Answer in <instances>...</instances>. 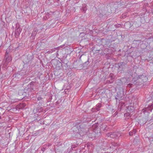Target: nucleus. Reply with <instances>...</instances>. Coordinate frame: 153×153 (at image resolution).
I'll list each match as a JSON object with an SVG mask.
<instances>
[{"mask_svg": "<svg viewBox=\"0 0 153 153\" xmlns=\"http://www.w3.org/2000/svg\"><path fill=\"white\" fill-rule=\"evenodd\" d=\"M40 78L38 77H35L33 80L30 82L24 89V93H27V95L29 94L30 92H32L36 90L39 84V81Z\"/></svg>", "mask_w": 153, "mask_h": 153, "instance_id": "nucleus-1", "label": "nucleus"}, {"mask_svg": "<svg viewBox=\"0 0 153 153\" xmlns=\"http://www.w3.org/2000/svg\"><path fill=\"white\" fill-rule=\"evenodd\" d=\"M116 65L117 66L118 73H124L127 69L131 67L126 61L117 63Z\"/></svg>", "mask_w": 153, "mask_h": 153, "instance_id": "nucleus-2", "label": "nucleus"}, {"mask_svg": "<svg viewBox=\"0 0 153 153\" xmlns=\"http://www.w3.org/2000/svg\"><path fill=\"white\" fill-rule=\"evenodd\" d=\"M152 103L148 105V106L147 107L143 108L141 110V112L145 115L146 117L147 121L149 120L148 116L149 114L152 111L153 109V102L152 101Z\"/></svg>", "mask_w": 153, "mask_h": 153, "instance_id": "nucleus-3", "label": "nucleus"}, {"mask_svg": "<svg viewBox=\"0 0 153 153\" xmlns=\"http://www.w3.org/2000/svg\"><path fill=\"white\" fill-rule=\"evenodd\" d=\"M140 52L139 51L138 48L136 47L134 48L132 52L129 53H128V55L132 58H134L139 56L140 55Z\"/></svg>", "mask_w": 153, "mask_h": 153, "instance_id": "nucleus-4", "label": "nucleus"}, {"mask_svg": "<svg viewBox=\"0 0 153 153\" xmlns=\"http://www.w3.org/2000/svg\"><path fill=\"white\" fill-rule=\"evenodd\" d=\"M37 98L36 101L38 103L39 105L42 106L44 103L46 102V99L45 97V96L43 95H40L36 96Z\"/></svg>", "mask_w": 153, "mask_h": 153, "instance_id": "nucleus-5", "label": "nucleus"}, {"mask_svg": "<svg viewBox=\"0 0 153 153\" xmlns=\"http://www.w3.org/2000/svg\"><path fill=\"white\" fill-rule=\"evenodd\" d=\"M51 63L53 66L57 69H59L62 67V62L57 59H52L51 60Z\"/></svg>", "mask_w": 153, "mask_h": 153, "instance_id": "nucleus-6", "label": "nucleus"}, {"mask_svg": "<svg viewBox=\"0 0 153 153\" xmlns=\"http://www.w3.org/2000/svg\"><path fill=\"white\" fill-rule=\"evenodd\" d=\"M89 59L88 57L84 55V53H82L79 57V59L84 62L83 65L85 66H87L89 64Z\"/></svg>", "mask_w": 153, "mask_h": 153, "instance_id": "nucleus-7", "label": "nucleus"}, {"mask_svg": "<svg viewBox=\"0 0 153 153\" xmlns=\"http://www.w3.org/2000/svg\"><path fill=\"white\" fill-rule=\"evenodd\" d=\"M124 92L123 89H120L117 92V95L115 97V99L119 100H123L124 98Z\"/></svg>", "mask_w": 153, "mask_h": 153, "instance_id": "nucleus-8", "label": "nucleus"}, {"mask_svg": "<svg viewBox=\"0 0 153 153\" xmlns=\"http://www.w3.org/2000/svg\"><path fill=\"white\" fill-rule=\"evenodd\" d=\"M142 80L138 77L136 78L134 77L133 78L131 82L133 84L137 86L142 85L143 86V84L144 83Z\"/></svg>", "mask_w": 153, "mask_h": 153, "instance_id": "nucleus-9", "label": "nucleus"}, {"mask_svg": "<svg viewBox=\"0 0 153 153\" xmlns=\"http://www.w3.org/2000/svg\"><path fill=\"white\" fill-rule=\"evenodd\" d=\"M98 126H99V123H95L92 126L90 129L95 134L100 133V129L98 127Z\"/></svg>", "mask_w": 153, "mask_h": 153, "instance_id": "nucleus-10", "label": "nucleus"}, {"mask_svg": "<svg viewBox=\"0 0 153 153\" xmlns=\"http://www.w3.org/2000/svg\"><path fill=\"white\" fill-rule=\"evenodd\" d=\"M25 73H23L22 71H19L14 74L13 76L15 77L16 79H21L23 78Z\"/></svg>", "mask_w": 153, "mask_h": 153, "instance_id": "nucleus-11", "label": "nucleus"}, {"mask_svg": "<svg viewBox=\"0 0 153 153\" xmlns=\"http://www.w3.org/2000/svg\"><path fill=\"white\" fill-rule=\"evenodd\" d=\"M79 126V134L87 133V131L88 130H86V126L83 123H81Z\"/></svg>", "mask_w": 153, "mask_h": 153, "instance_id": "nucleus-12", "label": "nucleus"}, {"mask_svg": "<svg viewBox=\"0 0 153 153\" xmlns=\"http://www.w3.org/2000/svg\"><path fill=\"white\" fill-rule=\"evenodd\" d=\"M100 47V46L97 45H94V47H92V51H93V52L95 53H98L99 51H100L101 49V47Z\"/></svg>", "mask_w": 153, "mask_h": 153, "instance_id": "nucleus-13", "label": "nucleus"}, {"mask_svg": "<svg viewBox=\"0 0 153 153\" xmlns=\"http://www.w3.org/2000/svg\"><path fill=\"white\" fill-rule=\"evenodd\" d=\"M26 106L25 103L22 102L19 103V104L17 105L16 107L17 110H19L20 109H22L24 108Z\"/></svg>", "mask_w": 153, "mask_h": 153, "instance_id": "nucleus-14", "label": "nucleus"}, {"mask_svg": "<svg viewBox=\"0 0 153 153\" xmlns=\"http://www.w3.org/2000/svg\"><path fill=\"white\" fill-rule=\"evenodd\" d=\"M111 7L113 10H115V11H116V10H118V7L117 3L116 2H113L111 4Z\"/></svg>", "mask_w": 153, "mask_h": 153, "instance_id": "nucleus-15", "label": "nucleus"}, {"mask_svg": "<svg viewBox=\"0 0 153 153\" xmlns=\"http://www.w3.org/2000/svg\"><path fill=\"white\" fill-rule=\"evenodd\" d=\"M138 77L144 83L146 82L148 80V78L145 74H143L138 76Z\"/></svg>", "mask_w": 153, "mask_h": 153, "instance_id": "nucleus-16", "label": "nucleus"}, {"mask_svg": "<svg viewBox=\"0 0 153 153\" xmlns=\"http://www.w3.org/2000/svg\"><path fill=\"white\" fill-rule=\"evenodd\" d=\"M78 125L74 126L72 128V130L74 134H79V128Z\"/></svg>", "mask_w": 153, "mask_h": 153, "instance_id": "nucleus-17", "label": "nucleus"}, {"mask_svg": "<svg viewBox=\"0 0 153 153\" xmlns=\"http://www.w3.org/2000/svg\"><path fill=\"white\" fill-rule=\"evenodd\" d=\"M102 104L101 103H98L96 105V107L93 108L92 109V111L93 112L98 111L100 110V108Z\"/></svg>", "mask_w": 153, "mask_h": 153, "instance_id": "nucleus-18", "label": "nucleus"}, {"mask_svg": "<svg viewBox=\"0 0 153 153\" xmlns=\"http://www.w3.org/2000/svg\"><path fill=\"white\" fill-rule=\"evenodd\" d=\"M5 58L6 59L5 63L6 64H7L12 60L11 56L8 55V53H7V54H5Z\"/></svg>", "mask_w": 153, "mask_h": 153, "instance_id": "nucleus-19", "label": "nucleus"}, {"mask_svg": "<svg viewBox=\"0 0 153 153\" xmlns=\"http://www.w3.org/2000/svg\"><path fill=\"white\" fill-rule=\"evenodd\" d=\"M22 29H17L15 31V36L16 38H18L19 37Z\"/></svg>", "mask_w": 153, "mask_h": 153, "instance_id": "nucleus-20", "label": "nucleus"}, {"mask_svg": "<svg viewBox=\"0 0 153 153\" xmlns=\"http://www.w3.org/2000/svg\"><path fill=\"white\" fill-rule=\"evenodd\" d=\"M133 67H131H131L130 68H128L126 69V72L128 73L130 75H131L133 73Z\"/></svg>", "mask_w": 153, "mask_h": 153, "instance_id": "nucleus-21", "label": "nucleus"}, {"mask_svg": "<svg viewBox=\"0 0 153 153\" xmlns=\"http://www.w3.org/2000/svg\"><path fill=\"white\" fill-rule=\"evenodd\" d=\"M118 145V144L117 143H114V142H113L111 143L110 144H109V148L110 149L112 148L113 149H116L115 147L116 146H117Z\"/></svg>", "mask_w": 153, "mask_h": 153, "instance_id": "nucleus-22", "label": "nucleus"}, {"mask_svg": "<svg viewBox=\"0 0 153 153\" xmlns=\"http://www.w3.org/2000/svg\"><path fill=\"white\" fill-rule=\"evenodd\" d=\"M62 67L63 69L68 70L70 68L69 64L62 63Z\"/></svg>", "mask_w": 153, "mask_h": 153, "instance_id": "nucleus-23", "label": "nucleus"}, {"mask_svg": "<svg viewBox=\"0 0 153 153\" xmlns=\"http://www.w3.org/2000/svg\"><path fill=\"white\" fill-rule=\"evenodd\" d=\"M134 107L131 106H128L126 109V112H128L131 113L132 112L134 111Z\"/></svg>", "mask_w": 153, "mask_h": 153, "instance_id": "nucleus-24", "label": "nucleus"}, {"mask_svg": "<svg viewBox=\"0 0 153 153\" xmlns=\"http://www.w3.org/2000/svg\"><path fill=\"white\" fill-rule=\"evenodd\" d=\"M105 46H106L105 47H110L111 45V43L110 41V40L107 39L105 40Z\"/></svg>", "mask_w": 153, "mask_h": 153, "instance_id": "nucleus-25", "label": "nucleus"}, {"mask_svg": "<svg viewBox=\"0 0 153 153\" xmlns=\"http://www.w3.org/2000/svg\"><path fill=\"white\" fill-rule=\"evenodd\" d=\"M117 3L118 7V8H122L123 7L124 4H123V2H121V1L117 2Z\"/></svg>", "mask_w": 153, "mask_h": 153, "instance_id": "nucleus-26", "label": "nucleus"}, {"mask_svg": "<svg viewBox=\"0 0 153 153\" xmlns=\"http://www.w3.org/2000/svg\"><path fill=\"white\" fill-rule=\"evenodd\" d=\"M6 121L5 118L4 117L0 116V123H3Z\"/></svg>", "mask_w": 153, "mask_h": 153, "instance_id": "nucleus-27", "label": "nucleus"}, {"mask_svg": "<svg viewBox=\"0 0 153 153\" xmlns=\"http://www.w3.org/2000/svg\"><path fill=\"white\" fill-rule=\"evenodd\" d=\"M109 77L111 78V82H113L114 79L115 78V76L114 74L111 73L109 75Z\"/></svg>", "mask_w": 153, "mask_h": 153, "instance_id": "nucleus-28", "label": "nucleus"}, {"mask_svg": "<svg viewBox=\"0 0 153 153\" xmlns=\"http://www.w3.org/2000/svg\"><path fill=\"white\" fill-rule=\"evenodd\" d=\"M43 109L41 107H38L36 108V111L37 112L40 113L43 111Z\"/></svg>", "mask_w": 153, "mask_h": 153, "instance_id": "nucleus-29", "label": "nucleus"}, {"mask_svg": "<svg viewBox=\"0 0 153 153\" xmlns=\"http://www.w3.org/2000/svg\"><path fill=\"white\" fill-rule=\"evenodd\" d=\"M62 61V63L63 64H68L69 61L66 59V58L64 59H63L62 60H61Z\"/></svg>", "mask_w": 153, "mask_h": 153, "instance_id": "nucleus-30", "label": "nucleus"}, {"mask_svg": "<svg viewBox=\"0 0 153 153\" xmlns=\"http://www.w3.org/2000/svg\"><path fill=\"white\" fill-rule=\"evenodd\" d=\"M108 137L111 138L116 139L117 137V134H108Z\"/></svg>", "mask_w": 153, "mask_h": 153, "instance_id": "nucleus-31", "label": "nucleus"}, {"mask_svg": "<svg viewBox=\"0 0 153 153\" xmlns=\"http://www.w3.org/2000/svg\"><path fill=\"white\" fill-rule=\"evenodd\" d=\"M38 31V30H37V28H35L32 34V35H33V36H36V35Z\"/></svg>", "mask_w": 153, "mask_h": 153, "instance_id": "nucleus-32", "label": "nucleus"}, {"mask_svg": "<svg viewBox=\"0 0 153 153\" xmlns=\"http://www.w3.org/2000/svg\"><path fill=\"white\" fill-rule=\"evenodd\" d=\"M52 96L51 94H49L48 95V98L47 101V102H49L51 101L52 98Z\"/></svg>", "mask_w": 153, "mask_h": 153, "instance_id": "nucleus-33", "label": "nucleus"}, {"mask_svg": "<svg viewBox=\"0 0 153 153\" xmlns=\"http://www.w3.org/2000/svg\"><path fill=\"white\" fill-rule=\"evenodd\" d=\"M131 114V113L129 112H127L126 113L124 114V116L125 117H129L128 118V119L129 117H131L130 115H132V114Z\"/></svg>", "mask_w": 153, "mask_h": 153, "instance_id": "nucleus-34", "label": "nucleus"}, {"mask_svg": "<svg viewBox=\"0 0 153 153\" xmlns=\"http://www.w3.org/2000/svg\"><path fill=\"white\" fill-rule=\"evenodd\" d=\"M84 5H85V7H82V8L81 9V10L84 13H85L87 10V8L86 7L85 4Z\"/></svg>", "mask_w": 153, "mask_h": 153, "instance_id": "nucleus-35", "label": "nucleus"}, {"mask_svg": "<svg viewBox=\"0 0 153 153\" xmlns=\"http://www.w3.org/2000/svg\"><path fill=\"white\" fill-rule=\"evenodd\" d=\"M22 29L20 27V25L18 23H17V24H16V27L15 28V30H16L17 29Z\"/></svg>", "mask_w": 153, "mask_h": 153, "instance_id": "nucleus-36", "label": "nucleus"}, {"mask_svg": "<svg viewBox=\"0 0 153 153\" xmlns=\"http://www.w3.org/2000/svg\"><path fill=\"white\" fill-rule=\"evenodd\" d=\"M59 47H57L56 48H54L52 49L51 50L52 51V52H54L56 50H57L56 53L58 51V49L59 48Z\"/></svg>", "mask_w": 153, "mask_h": 153, "instance_id": "nucleus-37", "label": "nucleus"}, {"mask_svg": "<svg viewBox=\"0 0 153 153\" xmlns=\"http://www.w3.org/2000/svg\"><path fill=\"white\" fill-rule=\"evenodd\" d=\"M87 147L88 148V149H90V147L91 148L93 147V146L92 144L90 143H88L87 144Z\"/></svg>", "mask_w": 153, "mask_h": 153, "instance_id": "nucleus-38", "label": "nucleus"}, {"mask_svg": "<svg viewBox=\"0 0 153 153\" xmlns=\"http://www.w3.org/2000/svg\"><path fill=\"white\" fill-rule=\"evenodd\" d=\"M132 133L133 134H135L137 133V130L136 129H134L132 130V131H130L129 133V134H131V133Z\"/></svg>", "mask_w": 153, "mask_h": 153, "instance_id": "nucleus-39", "label": "nucleus"}, {"mask_svg": "<svg viewBox=\"0 0 153 153\" xmlns=\"http://www.w3.org/2000/svg\"><path fill=\"white\" fill-rule=\"evenodd\" d=\"M30 81V79H26L25 80H24V83H27L29 82Z\"/></svg>", "mask_w": 153, "mask_h": 153, "instance_id": "nucleus-40", "label": "nucleus"}, {"mask_svg": "<svg viewBox=\"0 0 153 153\" xmlns=\"http://www.w3.org/2000/svg\"><path fill=\"white\" fill-rule=\"evenodd\" d=\"M127 16L126 15V14H123L121 16V17L122 18H126Z\"/></svg>", "mask_w": 153, "mask_h": 153, "instance_id": "nucleus-41", "label": "nucleus"}, {"mask_svg": "<svg viewBox=\"0 0 153 153\" xmlns=\"http://www.w3.org/2000/svg\"><path fill=\"white\" fill-rule=\"evenodd\" d=\"M35 36H33V35H32V34H31V35L30 36V38L32 40H33L35 38Z\"/></svg>", "mask_w": 153, "mask_h": 153, "instance_id": "nucleus-42", "label": "nucleus"}, {"mask_svg": "<svg viewBox=\"0 0 153 153\" xmlns=\"http://www.w3.org/2000/svg\"><path fill=\"white\" fill-rule=\"evenodd\" d=\"M111 80H107L106 81V83H112L113 82H111Z\"/></svg>", "mask_w": 153, "mask_h": 153, "instance_id": "nucleus-43", "label": "nucleus"}, {"mask_svg": "<svg viewBox=\"0 0 153 153\" xmlns=\"http://www.w3.org/2000/svg\"><path fill=\"white\" fill-rule=\"evenodd\" d=\"M133 85V84L131 83H129L127 85V86L128 87H132V86Z\"/></svg>", "mask_w": 153, "mask_h": 153, "instance_id": "nucleus-44", "label": "nucleus"}, {"mask_svg": "<svg viewBox=\"0 0 153 153\" xmlns=\"http://www.w3.org/2000/svg\"><path fill=\"white\" fill-rule=\"evenodd\" d=\"M59 0H54V1L56 2H58Z\"/></svg>", "mask_w": 153, "mask_h": 153, "instance_id": "nucleus-45", "label": "nucleus"}, {"mask_svg": "<svg viewBox=\"0 0 153 153\" xmlns=\"http://www.w3.org/2000/svg\"><path fill=\"white\" fill-rule=\"evenodd\" d=\"M11 131V129H10L9 130H8V132L7 133H8V134H10V133L11 132H9V131Z\"/></svg>", "mask_w": 153, "mask_h": 153, "instance_id": "nucleus-46", "label": "nucleus"}, {"mask_svg": "<svg viewBox=\"0 0 153 153\" xmlns=\"http://www.w3.org/2000/svg\"><path fill=\"white\" fill-rule=\"evenodd\" d=\"M48 52H49V53H52V51H51V50H50V51H48Z\"/></svg>", "mask_w": 153, "mask_h": 153, "instance_id": "nucleus-47", "label": "nucleus"}, {"mask_svg": "<svg viewBox=\"0 0 153 153\" xmlns=\"http://www.w3.org/2000/svg\"><path fill=\"white\" fill-rule=\"evenodd\" d=\"M140 41V40H134L133 42H138L139 41Z\"/></svg>", "mask_w": 153, "mask_h": 153, "instance_id": "nucleus-48", "label": "nucleus"}, {"mask_svg": "<svg viewBox=\"0 0 153 153\" xmlns=\"http://www.w3.org/2000/svg\"><path fill=\"white\" fill-rule=\"evenodd\" d=\"M151 13L153 14V9H152L151 10Z\"/></svg>", "mask_w": 153, "mask_h": 153, "instance_id": "nucleus-49", "label": "nucleus"}, {"mask_svg": "<svg viewBox=\"0 0 153 153\" xmlns=\"http://www.w3.org/2000/svg\"><path fill=\"white\" fill-rule=\"evenodd\" d=\"M49 15V14H46V18H47V19H48V18H47V16H48Z\"/></svg>", "mask_w": 153, "mask_h": 153, "instance_id": "nucleus-50", "label": "nucleus"}, {"mask_svg": "<svg viewBox=\"0 0 153 153\" xmlns=\"http://www.w3.org/2000/svg\"><path fill=\"white\" fill-rule=\"evenodd\" d=\"M59 104V102L58 101H57L56 102V105H57V104Z\"/></svg>", "mask_w": 153, "mask_h": 153, "instance_id": "nucleus-51", "label": "nucleus"}, {"mask_svg": "<svg viewBox=\"0 0 153 153\" xmlns=\"http://www.w3.org/2000/svg\"><path fill=\"white\" fill-rule=\"evenodd\" d=\"M151 5L152 6H153V2L152 1L151 3Z\"/></svg>", "mask_w": 153, "mask_h": 153, "instance_id": "nucleus-52", "label": "nucleus"}, {"mask_svg": "<svg viewBox=\"0 0 153 153\" xmlns=\"http://www.w3.org/2000/svg\"><path fill=\"white\" fill-rule=\"evenodd\" d=\"M6 53L5 54H7V53H8V52H7V51H6Z\"/></svg>", "mask_w": 153, "mask_h": 153, "instance_id": "nucleus-53", "label": "nucleus"}, {"mask_svg": "<svg viewBox=\"0 0 153 153\" xmlns=\"http://www.w3.org/2000/svg\"><path fill=\"white\" fill-rule=\"evenodd\" d=\"M73 146H73V145H72V147H73L74 148V147Z\"/></svg>", "mask_w": 153, "mask_h": 153, "instance_id": "nucleus-54", "label": "nucleus"}, {"mask_svg": "<svg viewBox=\"0 0 153 153\" xmlns=\"http://www.w3.org/2000/svg\"><path fill=\"white\" fill-rule=\"evenodd\" d=\"M100 123H101V122H100V125H101V124H100Z\"/></svg>", "mask_w": 153, "mask_h": 153, "instance_id": "nucleus-55", "label": "nucleus"}, {"mask_svg": "<svg viewBox=\"0 0 153 153\" xmlns=\"http://www.w3.org/2000/svg\"><path fill=\"white\" fill-rule=\"evenodd\" d=\"M107 134H110V133H108Z\"/></svg>", "mask_w": 153, "mask_h": 153, "instance_id": "nucleus-56", "label": "nucleus"}, {"mask_svg": "<svg viewBox=\"0 0 153 153\" xmlns=\"http://www.w3.org/2000/svg\"><path fill=\"white\" fill-rule=\"evenodd\" d=\"M25 96H27L26 95H25Z\"/></svg>", "mask_w": 153, "mask_h": 153, "instance_id": "nucleus-57", "label": "nucleus"}]
</instances>
